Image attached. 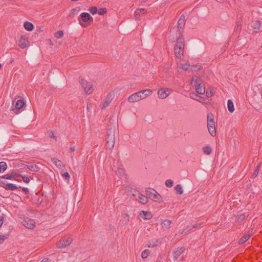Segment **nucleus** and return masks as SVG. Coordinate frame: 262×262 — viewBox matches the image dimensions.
I'll return each mask as SVG.
<instances>
[{
  "instance_id": "nucleus-1",
  "label": "nucleus",
  "mask_w": 262,
  "mask_h": 262,
  "mask_svg": "<svg viewBox=\"0 0 262 262\" xmlns=\"http://www.w3.org/2000/svg\"><path fill=\"white\" fill-rule=\"evenodd\" d=\"M177 37L176 42L174 47V54L175 56L180 59L183 57L185 40L181 31L178 32V35Z\"/></svg>"
},
{
  "instance_id": "nucleus-2",
  "label": "nucleus",
  "mask_w": 262,
  "mask_h": 262,
  "mask_svg": "<svg viewBox=\"0 0 262 262\" xmlns=\"http://www.w3.org/2000/svg\"><path fill=\"white\" fill-rule=\"evenodd\" d=\"M152 91L150 89H146L134 93L128 97V101L130 103L138 102L150 96L152 94Z\"/></svg>"
},
{
  "instance_id": "nucleus-3",
  "label": "nucleus",
  "mask_w": 262,
  "mask_h": 262,
  "mask_svg": "<svg viewBox=\"0 0 262 262\" xmlns=\"http://www.w3.org/2000/svg\"><path fill=\"white\" fill-rule=\"evenodd\" d=\"M186 18L184 15H182L178 21L177 27H174L170 32L169 36V40L170 41L173 42L175 39V35H178V32L181 31L180 29H183L185 25Z\"/></svg>"
},
{
  "instance_id": "nucleus-4",
  "label": "nucleus",
  "mask_w": 262,
  "mask_h": 262,
  "mask_svg": "<svg viewBox=\"0 0 262 262\" xmlns=\"http://www.w3.org/2000/svg\"><path fill=\"white\" fill-rule=\"evenodd\" d=\"M115 143V130L113 127L108 128L106 132V147L112 149Z\"/></svg>"
},
{
  "instance_id": "nucleus-5",
  "label": "nucleus",
  "mask_w": 262,
  "mask_h": 262,
  "mask_svg": "<svg viewBox=\"0 0 262 262\" xmlns=\"http://www.w3.org/2000/svg\"><path fill=\"white\" fill-rule=\"evenodd\" d=\"M191 84L195 88L196 92L200 95L204 94L205 89L202 83V80L196 76H193L191 80Z\"/></svg>"
},
{
  "instance_id": "nucleus-6",
  "label": "nucleus",
  "mask_w": 262,
  "mask_h": 262,
  "mask_svg": "<svg viewBox=\"0 0 262 262\" xmlns=\"http://www.w3.org/2000/svg\"><path fill=\"white\" fill-rule=\"evenodd\" d=\"M79 24L83 28H86L93 21V18L86 12L82 13L78 18Z\"/></svg>"
},
{
  "instance_id": "nucleus-7",
  "label": "nucleus",
  "mask_w": 262,
  "mask_h": 262,
  "mask_svg": "<svg viewBox=\"0 0 262 262\" xmlns=\"http://www.w3.org/2000/svg\"><path fill=\"white\" fill-rule=\"evenodd\" d=\"M207 125L210 135L212 137L216 136V128L214 121V116L212 114L209 113L207 116Z\"/></svg>"
},
{
  "instance_id": "nucleus-8",
  "label": "nucleus",
  "mask_w": 262,
  "mask_h": 262,
  "mask_svg": "<svg viewBox=\"0 0 262 262\" xmlns=\"http://www.w3.org/2000/svg\"><path fill=\"white\" fill-rule=\"evenodd\" d=\"M145 193L151 200L159 202L162 201L161 195L156 190L152 188H147L145 190Z\"/></svg>"
},
{
  "instance_id": "nucleus-9",
  "label": "nucleus",
  "mask_w": 262,
  "mask_h": 262,
  "mask_svg": "<svg viewBox=\"0 0 262 262\" xmlns=\"http://www.w3.org/2000/svg\"><path fill=\"white\" fill-rule=\"evenodd\" d=\"M80 84L83 88L85 93L87 94H90L92 93L94 90L93 85L90 82L84 79L81 80Z\"/></svg>"
},
{
  "instance_id": "nucleus-10",
  "label": "nucleus",
  "mask_w": 262,
  "mask_h": 262,
  "mask_svg": "<svg viewBox=\"0 0 262 262\" xmlns=\"http://www.w3.org/2000/svg\"><path fill=\"white\" fill-rule=\"evenodd\" d=\"M171 93V90L166 88H161L157 92L158 97L160 99L166 98Z\"/></svg>"
},
{
  "instance_id": "nucleus-11",
  "label": "nucleus",
  "mask_w": 262,
  "mask_h": 262,
  "mask_svg": "<svg viewBox=\"0 0 262 262\" xmlns=\"http://www.w3.org/2000/svg\"><path fill=\"white\" fill-rule=\"evenodd\" d=\"M18 46L22 49L28 47L30 46L28 37L26 35H21L18 40Z\"/></svg>"
},
{
  "instance_id": "nucleus-12",
  "label": "nucleus",
  "mask_w": 262,
  "mask_h": 262,
  "mask_svg": "<svg viewBox=\"0 0 262 262\" xmlns=\"http://www.w3.org/2000/svg\"><path fill=\"white\" fill-rule=\"evenodd\" d=\"M73 242V238L71 237H68L66 238H62L57 244L58 248H63L69 246Z\"/></svg>"
},
{
  "instance_id": "nucleus-13",
  "label": "nucleus",
  "mask_w": 262,
  "mask_h": 262,
  "mask_svg": "<svg viewBox=\"0 0 262 262\" xmlns=\"http://www.w3.org/2000/svg\"><path fill=\"white\" fill-rule=\"evenodd\" d=\"M25 105V102L24 100H18L15 104L14 107L12 108L13 111L16 114L20 113L22 110H21Z\"/></svg>"
},
{
  "instance_id": "nucleus-14",
  "label": "nucleus",
  "mask_w": 262,
  "mask_h": 262,
  "mask_svg": "<svg viewBox=\"0 0 262 262\" xmlns=\"http://www.w3.org/2000/svg\"><path fill=\"white\" fill-rule=\"evenodd\" d=\"M23 225L28 229H33L35 226V222L33 219L27 217L23 222Z\"/></svg>"
},
{
  "instance_id": "nucleus-15",
  "label": "nucleus",
  "mask_w": 262,
  "mask_h": 262,
  "mask_svg": "<svg viewBox=\"0 0 262 262\" xmlns=\"http://www.w3.org/2000/svg\"><path fill=\"white\" fill-rule=\"evenodd\" d=\"M114 96L111 93H109L103 102L102 103V107L101 108L102 109L106 108L111 103V101L113 99Z\"/></svg>"
},
{
  "instance_id": "nucleus-16",
  "label": "nucleus",
  "mask_w": 262,
  "mask_h": 262,
  "mask_svg": "<svg viewBox=\"0 0 262 262\" xmlns=\"http://www.w3.org/2000/svg\"><path fill=\"white\" fill-rule=\"evenodd\" d=\"M139 215L144 220H150L152 217V215L150 212L146 211H140Z\"/></svg>"
},
{
  "instance_id": "nucleus-17",
  "label": "nucleus",
  "mask_w": 262,
  "mask_h": 262,
  "mask_svg": "<svg viewBox=\"0 0 262 262\" xmlns=\"http://www.w3.org/2000/svg\"><path fill=\"white\" fill-rule=\"evenodd\" d=\"M185 251L184 247H180L175 249L173 252V257L177 260L180 255Z\"/></svg>"
},
{
  "instance_id": "nucleus-18",
  "label": "nucleus",
  "mask_w": 262,
  "mask_h": 262,
  "mask_svg": "<svg viewBox=\"0 0 262 262\" xmlns=\"http://www.w3.org/2000/svg\"><path fill=\"white\" fill-rule=\"evenodd\" d=\"M135 192L138 194V198L141 204H145L148 202V199L147 196L143 195L141 193H140L137 191H135Z\"/></svg>"
},
{
  "instance_id": "nucleus-19",
  "label": "nucleus",
  "mask_w": 262,
  "mask_h": 262,
  "mask_svg": "<svg viewBox=\"0 0 262 262\" xmlns=\"http://www.w3.org/2000/svg\"><path fill=\"white\" fill-rule=\"evenodd\" d=\"M190 97L194 100H197L200 102L204 103V99L201 96L198 95L195 93H190L189 94Z\"/></svg>"
},
{
  "instance_id": "nucleus-20",
  "label": "nucleus",
  "mask_w": 262,
  "mask_h": 262,
  "mask_svg": "<svg viewBox=\"0 0 262 262\" xmlns=\"http://www.w3.org/2000/svg\"><path fill=\"white\" fill-rule=\"evenodd\" d=\"M171 221L169 220H164L161 223V226L163 229H168L169 228L170 225L171 224Z\"/></svg>"
},
{
  "instance_id": "nucleus-21",
  "label": "nucleus",
  "mask_w": 262,
  "mask_h": 262,
  "mask_svg": "<svg viewBox=\"0 0 262 262\" xmlns=\"http://www.w3.org/2000/svg\"><path fill=\"white\" fill-rule=\"evenodd\" d=\"M52 161L55 164L56 166L59 169H62L64 166L63 165L62 162L55 158H51Z\"/></svg>"
},
{
  "instance_id": "nucleus-22",
  "label": "nucleus",
  "mask_w": 262,
  "mask_h": 262,
  "mask_svg": "<svg viewBox=\"0 0 262 262\" xmlns=\"http://www.w3.org/2000/svg\"><path fill=\"white\" fill-rule=\"evenodd\" d=\"M251 26L253 28L254 32H257L260 28L261 23L259 20L255 21L252 23Z\"/></svg>"
},
{
  "instance_id": "nucleus-23",
  "label": "nucleus",
  "mask_w": 262,
  "mask_h": 262,
  "mask_svg": "<svg viewBox=\"0 0 262 262\" xmlns=\"http://www.w3.org/2000/svg\"><path fill=\"white\" fill-rule=\"evenodd\" d=\"M159 244V239H153L148 242L147 247L148 248H154L157 247Z\"/></svg>"
},
{
  "instance_id": "nucleus-24",
  "label": "nucleus",
  "mask_w": 262,
  "mask_h": 262,
  "mask_svg": "<svg viewBox=\"0 0 262 262\" xmlns=\"http://www.w3.org/2000/svg\"><path fill=\"white\" fill-rule=\"evenodd\" d=\"M24 27L28 31H31L34 29L33 25L29 21H25L24 24Z\"/></svg>"
},
{
  "instance_id": "nucleus-25",
  "label": "nucleus",
  "mask_w": 262,
  "mask_h": 262,
  "mask_svg": "<svg viewBox=\"0 0 262 262\" xmlns=\"http://www.w3.org/2000/svg\"><path fill=\"white\" fill-rule=\"evenodd\" d=\"M129 221V216L128 214L124 212L122 214V222L124 224H126Z\"/></svg>"
},
{
  "instance_id": "nucleus-26",
  "label": "nucleus",
  "mask_w": 262,
  "mask_h": 262,
  "mask_svg": "<svg viewBox=\"0 0 262 262\" xmlns=\"http://www.w3.org/2000/svg\"><path fill=\"white\" fill-rule=\"evenodd\" d=\"M228 109L230 113H233L234 111V106L233 102L231 100H228L227 103Z\"/></svg>"
},
{
  "instance_id": "nucleus-27",
  "label": "nucleus",
  "mask_w": 262,
  "mask_h": 262,
  "mask_svg": "<svg viewBox=\"0 0 262 262\" xmlns=\"http://www.w3.org/2000/svg\"><path fill=\"white\" fill-rule=\"evenodd\" d=\"M29 169L32 171H38L39 170V167L35 164H31L27 166Z\"/></svg>"
},
{
  "instance_id": "nucleus-28",
  "label": "nucleus",
  "mask_w": 262,
  "mask_h": 262,
  "mask_svg": "<svg viewBox=\"0 0 262 262\" xmlns=\"http://www.w3.org/2000/svg\"><path fill=\"white\" fill-rule=\"evenodd\" d=\"M250 234H246L243 236L238 241V244L239 245L243 244V243H245L250 237Z\"/></svg>"
},
{
  "instance_id": "nucleus-29",
  "label": "nucleus",
  "mask_w": 262,
  "mask_h": 262,
  "mask_svg": "<svg viewBox=\"0 0 262 262\" xmlns=\"http://www.w3.org/2000/svg\"><path fill=\"white\" fill-rule=\"evenodd\" d=\"M5 188L8 190H14L17 189V187L13 184L8 183L6 185Z\"/></svg>"
},
{
  "instance_id": "nucleus-30",
  "label": "nucleus",
  "mask_w": 262,
  "mask_h": 262,
  "mask_svg": "<svg viewBox=\"0 0 262 262\" xmlns=\"http://www.w3.org/2000/svg\"><path fill=\"white\" fill-rule=\"evenodd\" d=\"M7 168V165L6 162H0V172H3L5 171Z\"/></svg>"
},
{
  "instance_id": "nucleus-31",
  "label": "nucleus",
  "mask_w": 262,
  "mask_h": 262,
  "mask_svg": "<svg viewBox=\"0 0 262 262\" xmlns=\"http://www.w3.org/2000/svg\"><path fill=\"white\" fill-rule=\"evenodd\" d=\"M174 189L176 191L177 193L179 194H182L183 193V190L181 185L178 184L174 187Z\"/></svg>"
},
{
  "instance_id": "nucleus-32",
  "label": "nucleus",
  "mask_w": 262,
  "mask_h": 262,
  "mask_svg": "<svg viewBox=\"0 0 262 262\" xmlns=\"http://www.w3.org/2000/svg\"><path fill=\"white\" fill-rule=\"evenodd\" d=\"M150 253V251L148 249L144 250L141 253L142 258L144 259L146 258L149 255Z\"/></svg>"
},
{
  "instance_id": "nucleus-33",
  "label": "nucleus",
  "mask_w": 262,
  "mask_h": 262,
  "mask_svg": "<svg viewBox=\"0 0 262 262\" xmlns=\"http://www.w3.org/2000/svg\"><path fill=\"white\" fill-rule=\"evenodd\" d=\"M203 151L204 154L206 155H210L212 152V149L209 146H207L203 148Z\"/></svg>"
},
{
  "instance_id": "nucleus-34",
  "label": "nucleus",
  "mask_w": 262,
  "mask_h": 262,
  "mask_svg": "<svg viewBox=\"0 0 262 262\" xmlns=\"http://www.w3.org/2000/svg\"><path fill=\"white\" fill-rule=\"evenodd\" d=\"M63 32L60 30L55 33L54 37L57 39L61 38L63 37Z\"/></svg>"
},
{
  "instance_id": "nucleus-35",
  "label": "nucleus",
  "mask_w": 262,
  "mask_h": 262,
  "mask_svg": "<svg viewBox=\"0 0 262 262\" xmlns=\"http://www.w3.org/2000/svg\"><path fill=\"white\" fill-rule=\"evenodd\" d=\"M190 69L193 71H197L202 69V67L201 65L192 66L190 67Z\"/></svg>"
},
{
  "instance_id": "nucleus-36",
  "label": "nucleus",
  "mask_w": 262,
  "mask_h": 262,
  "mask_svg": "<svg viewBox=\"0 0 262 262\" xmlns=\"http://www.w3.org/2000/svg\"><path fill=\"white\" fill-rule=\"evenodd\" d=\"M89 11L92 14L94 15L97 12L98 9L96 7H92L89 8Z\"/></svg>"
},
{
  "instance_id": "nucleus-37",
  "label": "nucleus",
  "mask_w": 262,
  "mask_h": 262,
  "mask_svg": "<svg viewBox=\"0 0 262 262\" xmlns=\"http://www.w3.org/2000/svg\"><path fill=\"white\" fill-rule=\"evenodd\" d=\"M117 172H118L120 175L123 176L125 175V171L123 168L117 167Z\"/></svg>"
},
{
  "instance_id": "nucleus-38",
  "label": "nucleus",
  "mask_w": 262,
  "mask_h": 262,
  "mask_svg": "<svg viewBox=\"0 0 262 262\" xmlns=\"http://www.w3.org/2000/svg\"><path fill=\"white\" fill-rule=\"evenodd\" d=\"M173 181L170 179H168V180H166L165 182V185L167 187H169V188L171 187L173 185Z\"/></svg>"
},
{
  "instance_id": "nucleus-39",
  "label": "nucleus",
  "mask_w": 262,
  "mask_h": 262,
  "mask_svg": "<svg viewBox=\"0 0 262 262\" xmlns=\"http://www.w3.org/2000/svg\"><path fill=\"white\" fill-rule=\"evenodd\" d=\"M9 237L8 234H6L3 235H0V244L3 243L4 240L7 239Z\"/></svg>"
},
{
  "instance_id": "nucleus-40",
  "label": "nucleus",
  "mask_w": 262,
  "mask_h": 262,
  "mask_svg": "<svg viewBox=\"0 0 262 262\" xmlns=\"http://www.w3.org/2000/svg\"><path fill=\"white\" fill-rule=\"evenodd\" d=\"M106 8H100L97 11V12L99 15H103L106 13Z\"/></svg>"
},
{
  "instance_id": "nucleus-41",
  "label": "nucleus",
  "mask_w": 262,
  "mask_h": 262,
  "mask_svg": "<svg viewBox=\"0 0 262 262\" xmlns=\"http://www.w3.org/2000/svg\"><path fill=\"white\" fill-rule=\"evenodd\" d=\"M62 177L64 178L66 180L69 181L70 179V176L68 172L63 173L62 174Z\"/></svg>"
},
{
  "instance_id": "nucleus-42",
  "label": "nucleus",
  "mask_w": 262,
  "mask_h": 262,
  "mask_svg": "<svg viewBox=\"0 0 262 262\" xmlns=\"http://www.w3.org/2000/svg\"><path fill=\"white\" fill-rule=\"evenodd\" d=\"M214 94V93L213 92V91L212 90H207L206 92V95L207 96V97H212V96H213Z\"/></svg>"
},
{
  "instance_id": "nucleus-43",
  "label": "nucleus",
  "mask_w": 262,
  "mask_h": 262,
  "mask_svg": "<svg viewBox=\"0 0 262 262\" xmlns=\"http://www.w3.org/2000/svg\"><path fill=\"white\" fill-rule=\"evenodd\" d=\"M190 67L189 64L187 63L183 64L181 66V69H182L183 70L187 71L189 69V68Z\"/></svg>"
},
{
  "instance_id": "nucleus-44",
  "label": "nucleus",
  "mask_w": 262,
  "mask_h": 262,
  "mask_svg": "<svg viewBox=\"0 0 262 262\" xmlns=\"http://www.w3.org/2000/svg\"><path fill=\"white\" fill-rule=\"evenodd\" d=\"M193 227L192 226H187L185 229H184L183 231L181 232L182 234L184 233H187L192 230Z\"/></svg>"
},
{
  "instance_id": "nucleus-45",
  "label": "nucleus",
  "mask_w": 262,
  "mask_h": 262,
  "mask_svg": "<svg viewBox=\"0 0 262 262\" xmlns=\"http://www.w3.org/2000/svg\"><path fill=\"white\" fill-rule=\"evenodd\" d=\"M2 178L8 179V180H11L13 179V175H11V174H6L4 176H3Z\"/></svg>"
},
{
  "instance_id": "nucleus-46",
  "label": "nucleus",
  "mask_w": 262,
  "mask_h": 262,
  "mask_svg": "<svg viewBox=\"0 0 262 262\" xmlns=\"http://www.w3.org/2000/svg\"><path fill=\"white\" fill-rule=\"evenodd\" d=\"M258 172H259V166H258L257 167V168L255 169V170L253 172V174L252 175L253 178H255L257 176Z\"/></svg>"
},
{
  "instance_id": "nucleus-47",
  "label": "nucleus",
  "mask_w": 262,
  "mask_h": 262,
  "mask_svg": "<svg viewBox=\"0 0 262 262\" xmlns=\"http://www.w3.org/2000/svg\"><path fill=\"white\" fill-rule=\"evenodd\" d=\"M134 15L137 20L139 19V16H140V12H139V10L137 9L134 13Z\"/></svg>"
},
{
  "instance_id": "nucleus-48",
  "label": "nucleus",
  "mask_w": 262,
  "mask_h": 262,
  "mask_svg": "<svg viewBox=\"0 0 262 262\" xmlns=\"http://www.w3.org/2000/svg\"><path fill=\"white\" fill-rule=\"evenodd\" d=\"M22 179H23V180L24 182L25 183H29L30 182V179L29 177H27V176H22Z\"/></svg>"
},
{
  "instance_id": "nucleus-49",
  "label": "nucleus",
  "mask_w": 262,
  "mask_h": 262,
  "mask_svg": "<svg viewBox=\"0 0 262 262\" xmlns=\"http://www.w3.org/2000/svg\"><path fill=\"white\" fill-rule=\"evenodd\" d=\"M138 10H139L140 13L145 14L146 12V10L144 8H139L138 9Z\"/></svg>"
},
{
  "instance_id": "nucleus-50",
  "label": "nucleus",
  "mask_w": 262,
  "mask_h": 262,
  "mask_svg": "<svg viewBox=\"0 0 262 262\" xmlns=\"http://www.w3.org/2000/svg\"><path fill=\"white\" fill-rule=\"evenodd\" d=\"M4 222V217L2 216H0V227L2 226Z\"/></svg>"
},
{
  "instance_id": "nucleus-51",
  "label": "nucleus",
  "mask_w": 262,
  "mask_h": 262,
  "mask_svg": "<svg viewBox=\"0 0 262 262\" xmlns=\"http://www.w3.org/2000/svg\"><path fill=\"white\" fill-rule=\"evenodd\" d=\"M11 174V175H13V178L16 177L17 176L16 172H12Z\"/></svg>"
},
{
  "instance_id": "nucleus-52",
  "label": "nucleus",
  "mask_w": 262,
  "mask_h": 262,
  "mask_svg": "<svg viewBox=\"0 0 262 262\" xmlns=\"http://www.w3.org/2000/svg\"><path fill=\"white\" fill-rule=\"evenodd\" d=\"M201 223L196 224L195 225L192 226V227H193V228H196L198 227H199L201 225Z\"/></svg>"
},
{
  "instance_id": "nucleus-53",
  "label": "nucleus",
  "mask_w": 262,
  "mask_h": 262,
  "mask_svg": "<svg viewBox=\"0 0 262 262\" xmlns=\"http://www.w3.org/2000/svg\"><path fill=\"white\" fill-rule=\"evenodd\" d=\"M23 191L25 192V193H28L29 192V190H28V188H24L23 189Z\"/></svg>"
},
{
  "instance_id": "nucleus-54",
  "label": "nucleus",
  "mask_w": 262,
  "mask_h": 262,
  "mask_svg": "<svg viewBox=\"0 0 262 262\" xmlns=\"http://www.w3.org/2000/svg\"><path fill=\"white\" fill-rule=\"evenodd\" d=\"M49 259L48 258L43 259V260H42L41 261V262H49Z\"/></svg>"
},
{
  "instance_id": "nucleus-55",
  "label": "nucleus",
  "mask_w": 262,
  "mask_h": 262,
  "mask_svg": "<svg viewBox=\"0 0 262 262\" xmlns=\"http://www.w3.org/2000/svg\"><path fill=\"white\" fill-rule=\"evenodd\" d=\"M37 30L38 31H41V32L43 31L42 28H41V27H37Z\"/></svg>"
},
{
  "instance_id": "nucleus-56",
  "label": "nucleus",
  "mask_w": 262,
  "mask_h": 262,
  "mask_svg": "<svg viewBox=\"0 0 262 262\" xmlns=\"http://www.w3.org/2000/svg\"><path fill=\"white\" fill-rule=\"evenodd\" d=\"M135 191H136V190H134V192H133V193L132 195H133V196H138V194H137V193H136L135 192Z\"/></svg>"
},
{
  "instance_id": "nucleus-57",
  "label": "nucleus",
  "mask_w": 262,
  "mask_h": 262,
  "mask_svg": "<svg viewBox=\"0 0 262 262\" xmlns=\"http://www.w3.org/2000/svg\"><path fill=\"white\" fill-rule=\"evenodd\" d=\"M75 150V147H70V150L71 151H74Z\"/></svg>"
},
{
  "instance_id": "nucleus-58",
  "label": "nucleus",
  "mask_w": 262,
  "mask_h": 262,
  "mask_svg": "<svg viewBox=\"0 0 262 262\" xmlns=\"http://www.w3.org/2000/svg\"><path fill=\"white\" fill-rule=\"evenodd\" d=\"M49 44L50 46H53V42L51 40H49Z\"/></svg>"
},
{
  "instance_id": "nucleus-59",
  "label": "nucleus",
  "mask_w": 262,
  "mask_h": 262,
  "mask_svg": "<svg viewBox=\"0 0 262 262\" xmlns=\"http://www.w3.org/2000/svg\"><path fill=\"white\" fill-rule=\"evenodd\" d=\"M241 217L242 219H244V217H245V215H241Z\"/></svg>"
},
{
  "instance_id": "nucleus-60",
  "label": "nucleus",
  "mask_w": 262,
  "mask_h": 262,
  "mask_svg": "<svg viewBox=\"0 0 262 262\" xmlns=\"http://www.w3.org/2000/svg\"><path fill=\"white\" fill-rule=\"evenodd\" d=\"M216 1L219 2H222L224 1V0H216Z\"/></svg>"
},
{
  "instance_id": "nucleus-61",
  "label": "nucleus",
  "mask_w": 262,
  "mask_h": 262,
  "mask_svg": "<svg viewBox=\"0 0 262 262\" xmlns=\"http://www.w3.org/2000/svg\"><path fill=\"white\" fill-rule=\"evenodd\" d=\"M71 1H72V2H76V1H77L78 0H71Z\"/></svg>"
},
{
  "instance_id": "nucleus-62",
  "label": "nucleus",
  "mask_w": 262,
  "mask_h": 262,
  "mask_svg": "<svg viewBox=\"0 0 262 262\" xmlns=\"http://www.w3.org/2000/svg\"><path fill=\"white\" fill-rule=\"evenodd\" d=\"M53 138H54V139L56 138V137L54 135L53 136Z\"/></svg>"
},
{
  "instance_id": "nucleus-63",
  "label": "nucleus",
  "mask_w": 262,
  "mask_h": 262,
  "mask_svg": "<svg viewBox=\"0 0 262 262\" xmlns=\"http://www.w3.org/2000/svg\"><path fill=\"white\" fill-rule=\"evenodd\" d=\"M2 64L0 63V69H1Z\"/></svg>"
}]
</instances>
